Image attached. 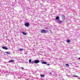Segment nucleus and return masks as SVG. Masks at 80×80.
<instances>
[{"label":"nucleus","mask_w":80,"mask_h":80,"mask_svg":"<svg viewBox=\"0 0 80 80\" xmlns=\"http://www.w3.org/2000/svg\"><path fill=\"white\" fill-rule=\"evenodd\" d=\"M26 80H28V79H26Z\"/></svg>","instance_id":"nucleus-23"},{"label":"nucleus","mask_w":80,"mask_h":80,"mask_svg":"<svg viewBox=\"0 0 80 80\" xmlns=\"http://www.w3.org/2000/svg\"><path fill=\"white\" fill-rule=\"evenodd\" d=\"M41 63L42 64H47V62H42Z\"/></svg>","instance_id":"nucleus-5"},{"label":"nucleus","mask_w":80,"mask_h":80,"mask_svg":"<svg viewBox=\"0 0 80 80\" xmlns=\"http://www.w3.org/2000/svg\"><path fill=\"white\" fill-rule=\"evenodd\" d=\"M60 18L58 16L56 17V18H55L56 20H58Z\"/></svg>","instance_id":"nucleus-8"},{"label":"nucleus","mask_w":80,"mask_h":80,"mask_svg":"<svg viewBox=\"0 0 80 80\" xmlns=\"http://www.w3.org/2000/svg\"><path fill=\"white\" fill-rule=\"evenodd\" d=\"M72 77H78V76H75V75H73V76H72Z\"/></svg>","instance_id":"nucleus-14"},{"label":"nucleus","mask_w":80,"mask_h":80,"mask_svg":"<svg viewBox=\"0 0 80 80\" xmlns=\"http://www.w3.org/2000/svg\"><path fill=\"white\" fill-rule=\"evenodd\" d=\"M31 63H32V64L35 63V62L33 61H32V62H31Z\"/></svg>","instance_id":"nucleus-18"},{"label":"nucleus","mask_w":80,"mask_h":80,"mask_svg":"<svg viewBox=\"0 0 80 80\" xmlns=\"http://www.w3.org/2000/svg\"><path fill=\"white\" fill-rule=\"evenodd\" d=\"M49 65H50V64H47V66H48Z\"/></svg>","instance_id":"nucleus-20"},{"label":"nucleus","mask_w":80,"mask_h":80,"mask_svg":"<svg viewBox=\"0 0 80 80\" xmlns=\"http://www.w3.org/2000/svg\"><path fill=\"white\" fill-rule=\"evenodd\" d=\"M29 26L30 23L28 22H26V23H25V24H24V26L27 27H29Z\"/></svg>","instance_id":"nucleus-1"},{"label":"nucleus","mask_w":80,"mask_h":80,"mask_svg":"<svg viewBox=\"0 0 80 80\" xmlns=\"http://www.w3.org/2000/svg\"><path fill=\"white\" fill-rule=\"evenodd\" d=\"M62 19H63V20H65V16H64V15H62Z\"/></svg>","instance_id":"nucleus-6"},{"label":"nucleus","mask_w":80,"mask_h":80,"mask_svg":"<svg viewBox=\"0 0 80 80\" xmlns=\"http://www.w3.org/2000/svg\"><path fill=\"white\" fill-rule=\"evenodd\" d=\"M58 23H61L63 22L62 21H58Z\"/></svg>","instance_id":"nucleus-7"},{"label":"nucleus","mask_w":80,"mask_h":80,"mask_svg":"<svg viewBox=\"0 0 80 80\" xmlns=\"http://www.w3.org/2000/svg\"><path fill=\"white\" fill-rule=\"evenodd\" d=\"M19 51H22L23 50V49H19Z\"/></svg>","instance_id":"nucleus-16"},{"label":"nucleus","mask_w":80,"mask_h":80,"mask_svg":"<svg viewBox=\"0 0 80 80\" xmlns=\"http://www.w3.org/2000/svg\"><path fill=\"white\" fill-rule=\"evenodd\" d=\"M70 42V40H67V42Z\"/></svg>","instance_id":"nucleus-13"},{"label":"nucleus","mask_w":80,"mask_h":80,"mask_svg":"<svg viewBox=\"0 0 80 80\" xmlns=\"http://www.w3.org/2000/svg\"><path fill=\"white\" fill-rule=\"evenodd\" d=\"M22 33L24 35H27V33L24 32H22Z\"/></svg>","instance_id":"nucleus-10"},{"label":"nucleus","mask_w":80,"mask_h":80,"mask_svg":"<svg viewBox=\"0 0 80 80\" xmlns=\"http://www.w3.org/2000/svg\"><path fill=\"white\" fill-rule=\"evenodd\" d=\"M31 62V60L29 59V63H30Z\"/></svg>","instance_id":"nucleus-17"},{"label":"nucleus","mask_w":80,"mask_h":80,"mask_svg":"<svg viewBox=\"0 0 80 80\" xmlns=\"http://www.w3.org/2000/svg\"><path fill=\"white\" fill-rule=\"evenodd\" d=\"M78 59H80V58H78Z\"/></svg>","instance_id":"nucleus-22"},{"label":"nucleus","mask_w":80,"mask_h":80,"mask_svg":"<svg viewBox=\"0 0 80 80\" xmlns=\"http://www.w3.org/2000/svg\"><path fill=\"white\" fill-rule=\"evenodd\" d=\"M6 53L7 54H10V53L9 52H6Z\"/></svg>","instance_id":"nucleus-12"},{"label":"nucleus","mask_w":80,"mask_h":80,"mask_svg":"<svg viewBox=\"0 0 80 80\" xmlns=\"http://www.w3.org/2000/svg\"><path fill=\"white\" fill-rule=\"evenodd\" d=\"M14 62V61L13 60H10L9 61V62Z\"/></svg>","instance_id":"nucleus-9"},{"label":"nucleus","mask_w":80,"mask_h":80,"mask_svg":"<svg viewBox=\"0 0 80 80\" xmlns=\"http://www.w3.org/2000/svg\"><path fill=\"white\" fill-rule=\"evenodd\" d=\"M22 69H24V68H23V67H22L21 68Z\"/></svg>","instance_id":"nucleus-19"},{"label":"nucleus","mask_w":80,"mask_h":80,"mask_svg":"<svg viewBox=\"0 0 80 80\" xmlns=\"http://www.w3.org/2000/svg\"><path fill=\"white\" fill-rule=\"evenodd\" d=\"M65 65H66V66H68V67L69 66V64H65Z\"/></svg>","instance_id":"nucleus-15"},{"label":"nucleus","mask_w":80,"mask_h":80,"mask_svg":"<svg viewBox=\"0 0 80 80\" xmlns=\"http://www.w3.org/2000/svg\"><path fill=\"white\" fill-rule=\"evenodd\" d=\"M35 62V64H37L39 62V60H35L33 61Z\"/></svg>","instance_id":"nucleus-3"},{"label":"nucleus","mask_w":80,"mask_h":80,"mask_svg":"<svg viewBox=\"0 0 80 80\" xmlns=\"http://www.w3.org/2000/svg\"><path fill=\"white\" fill-rule=\"evenodd\" d=\"M49 74H52V73H51L50 72V73H49Z\"/></svg>","instance_id":"nucleus-21"},{"label":"nucleus","mask_w":80,"mask_h":80,"mask_svg":"<svg viewBox=\"0 0 80 80\" xmlns=\"http://www.w3.org/2000/svg\"><path fill=\"white\" fill-rule=\"evenodd\" d=\"M40 76H41V77H43L45 76V75H40Z\"/></svg>","instance_id":"nucleus-11"},{"label":"nucleus","mask_w":80,"mask_h":80,"mask_svg":"<svg viewBox=\"0 0 80 80\" xmlns=\"http://www.w3.org/2000/svg\"><path fill=\"white\" fill-rule=\"evenodd\" d=\"M47 30H45L44 29H42V31H41V32L42 33H47Z\"/></svg>","instance_id":"nucleus-2"},{"label":"nucleus","mask_w":80,"mask_h":80,"mask_svg":"<svg viewBox=\"0 0 80 80\" xmlns=\"http://www.w3.org/2000/svg\"><path fill=\"white\" fill-rule=\"evenodd\" d=\"M2 48L3 49H5V50H8V48H6V47L5 46L2 47Z\"/></svg>","instance_id":"nucleus-4"}]
</instances>
